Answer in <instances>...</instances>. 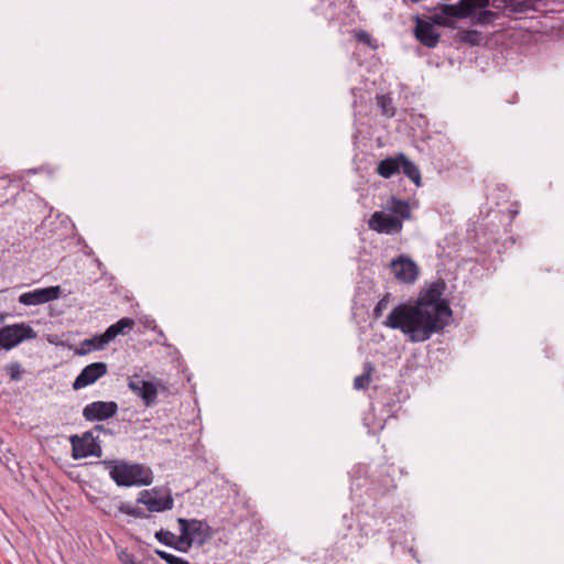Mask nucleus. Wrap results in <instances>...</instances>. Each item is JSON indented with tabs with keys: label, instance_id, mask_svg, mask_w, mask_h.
Returning <instances> with one entry per match:
<instances>
[{
	"label": "nucleus",
	"instance_id": "13",
	"mask_svg": "<svg viewBox=\"0 0 564 564\" xmlns=\"http://www.w3.org/2000/svg\"><path fill=\"white\" fill-rule=\"evenodd\" d=\"M416 39L426 47L433 48L440 41V34L436 33L433 25L427 22H419L415 28Z\"/></svg>",
	"mask_w": 564,
	"mask_h": 564
},
{
	"label": "nucleus",
	"instance_id": "2",
	"mask_svg": "<svg viewBox=\"0 0 564 564\" xmlns=\"http://www.w3.org/2000/svg\"><path fill=\"white\" fill-rule=\"evenodd\" d=\"M109 470L110 478L119 487L149 486L153 476L149 467L123 459H106L100 462Z\"/></svg>",
	"mask_w": 564,
	"mask_h": 564
},
{
	"label": "nucleus",
	"instance_id": "36",
	"mask_svg": "<svg viewBox=\"0 0 564 564\" xmlns=\"http://www.w3.org/2000/svg\"><path fill=\"white\" fill-rule=\"evenodd\" d=\"M84 451H87V443H84Z\"/></svg>",
	"mask_w": 564,
	"mask_h": 564
},
{
	"label": "nucleus",
	"instance_id": "21",
	"mask_svg": "<svg viewBox=\"0 0 564 564\" xmlns=\"http://www.w3.org/2000/svg\"><path fill=\"white\" fill-rule=\"evenodd\" d=\"M375 370V367L371 362H366L364 366V372L360 376H357L354 380V388L356 390H365L368 388L371 381V373Z\"/></svg>",
	"mask_w": 564,
	"mask_h": 564
},
{
	"label": "nucleus",
	"instance_id": "37",
	"mask_svg": "<svg viewBox=\"0 0 564 564\" xmlns=\"http://www.w3.org/2000/svg\"><path fill=\"white\" fill-rule=\"evenodd\" d=\"M2 321H3V316H0V322H2Z\"/></svg>",
	"mask_w": 564,
	"mask_h": 564
},
{
	"label": "nucleus",
	"instance_id": "29",
	"mask_svg": "<svg viewBox=\"0 0 564 564\" xmlns=\"http://www.w3.org/2000/svg\"><path fill=\"white\" fill-rule=\"evenodd\" d=\"M496 13L494 11H490V10H480L478 15H477V23L479 24H489L494 21V19L496 18Z\"/></svg>",
	"mask_w": 564,
	"mask_h": 564
},
{
	"label": "nucleus",
	"instance_id": "10",
	"mask_svg": "<svg viewBox=\"0 0 564 564\" xmlns=\"http://www.w3.org/2000/svg\"><path fill=\"white\" fill-rule=\"evenodd\" d=\"M395 279L402 283H413L419 276L416 263L406 256H399L390 263Z\"/></svg>",
	"mask_w": 564,
	"mask_h": 564
},
{
	"label": "nucleus",
	"instance_id": "25",
	"mask_svg": "<svg viewBox=\"0 0 564 564\" xmlns=\"http://www.w3.org/2000/svg\"><path fill=\"white\" fill-rule=\"evenodd\" d=\"M118 509L121 513H124V514H128V516H131L134 518H139V519L151 518V514L147 513L143 509H141L139 507H131L127 503H120Z\"/></svg>",
	"mask_w": 564,
	"mask_h": 564
},
{
	"label": "nucleus",
	"instance_id": "1",
	"mask_svg": "<svg viewBox=\"0 0 564 564\" xmlns=\"http://www.w3.org/2000/svg\"><path fill=\"white\" fill-rule=\"evenodd\" d=\"M446 283L440 279L421 291L414 305L399 304L383 325L391 329H400L412 343L429 340L434 334L444 330L452 317V308L442 299Z\"/></svg>",
	"mask_w": 564,
	"mask_h": 564
},
{
	"label": "nucleus",
	"instance_id": "3",
	"mask_svg": "<svg viewBox=\"0 0 564 564\" xmlns=\"http://www.w3.org/2000/svg\"><path fill=\"white\" fill-rule=\"evenodd\" d=\"M37 333L26 323H15L0 328V349L11 350L24 340L35 339Z\"/></svg>",
	"mask_w": 564,
	"mask_h": 564
},
{
	"label": "nucleus",
	"instance_id": "22",
	"mask_svg": "<svg viewBox=\"0 0 564 564\" xmlns=\"http://www.w3.org/2000/svg\"><path fill=\"white\" fill-rule=\"evenodd\" d=\"M457 39L460 43L476 46L482 41V35L477 30H463L457 33Z\"/></svg>",
	"mask_w": 564,
	"mask_h": 564
},
{
	"label": "nucleus",
	"instance_id": "18",
	"mask_svg": "<svg viewBox=\"0 0 564 564\" xmlns=\"http://www.w3.org/2000/svg\"><path fill=\"white\" fill-rule=\"evenodd\" d=\"M457 4L460 18L465 19L474 15L477 10L487 8L489 6V0H459Z\"/></svg>",
	"mask_w": 564,
	"mask_h": 564
},
{
	"label": "nucleus",
	"instance_id": "17",
	"mask_svg": "<svg viewBox=\"0 0 564 564\" xmlns=\"http://www.w3.org/2000/svg\"><path fill=\"white\" fill-rule=\"evenodd\" d=\"M400 171L409 177L416 186H421L422 177L419 167L408 159L403 153H400Z\"/></svg>",
	"mask_w": 564,
	"mask_h": 564
},
{
	"label": "nucleus",
	"instance_id": "20",
	"mask_svg": "<svg viewBox=\"0 0 564 564\" xmlns=\"http://www.w3.org/2000/svg\"><path fill=\"white\" fill-rule=\"evenodd\" d=\"M135 325L133 318L122 317L115 324L110 325L105 332L110 340H113L118 335L124 334L126 330H130Z\"/></svg>",
	"mask_w": 564,
	"mask_h": 564
},
{
	"label": "nucleus",
	"instance_id": "7",
	"mask_svg": "<svg viewBox=\"0 0 564 564\" xmlns=\"http://www.w3.org/2000/svg\"><path fill=\"white\" fill-rule=\"evenodd\" d=\"M368 227L378 234L394 235L402 231L403 224L394 215L375 212L368 220Z\"/></svg>",
	"mask_w": 564,
	"mask_h": 564
},
{
	"label": "nucleus",
	"instance_id": "26",
	"mask_svg": "<svg viewBox=\"0 0 564 564\" xmlns=\"http://www.w3.org/2000/svg\"><path fill=\"white\" fill-rule=\"evenodd\" d=\"M4 371L12 381H20L22 379L23 368L19 361H11L7 364L4 366Z\"/></svg>",
	"mask_w": 564,
	"mask_h": 564
},
{
	"label": "nucleus",
	"instance_id": "34",
	"mask_svg": "<svg viewBox=\"0 0 564 564\" xmlns=\"http://www.w3.org/2000/svg\"><path fill=\"white\" fill-rule=\"evenodd\" d=\"M150 491H152V495H153L154 497H162V496H161V494H162V488H158V487H155V488L151 489Z\"/></svg>",
	"mask_w": 564,
	"mask_h": 564
},
{
	"label": "nucleus",
	"instance_id": "33",
	"mask_svg": "<svg viewBox=\"0 0 564 564\" xmlns=\"http://www.w3.org/2000/svg\"><path fill=\"white\" fill-rule=\"evenodd\" d=\"M131 558H134V556L131 554H124V556L121 557V561L124 564H131Z\"/></svg>",
	"mask_w": 564,
	"mask_h": 564
},
{
	"label": "nucleus",
	"instance_id": "4",
	"mask_svg": "<svg viewBox=\"0 0 564 564\" xmlns=\"http://www.w3.org/2000/svg\"><path fill=\"white\" fill-rule=\"evenodd\" d=\"M180 525V542H185L186 547H189L197 539L199 544H204L212 536L210 527L206 521L197 519L178 518Z\"/></svg>",
	"mask_w": 564,
	"mask_h": 564
},
{
	"label": "nucleus",
	"instance_id": "30",
	"mask_svg": "<svg viewBox=\"0 0 564 564\" xmlns=\"http://www.w3.org/2000/svg\"><path fill=\"white\" fill-rule=\"evenodd\" d=\"M91 351H93L91 347H90V346L85 345V339H84V340L80 343L79 348H77V349L75 350V354H76V355H78V356H84V355H87V354H89V352H91Z\"/></svg>",
	"mask_w": 564,
	"mask_h": 564
},
{
	"label": "nucleus",
	"instance_id": "35",
	"mask_svg": "<svg viewBox=\"0 0 564 564\" xmlns=\"http://www.w3.org/2000/svg\"><path fill=\"white\" fill-rule=\"evenodd\" d=\"M131 564H141V563L137 562L135 558H131Z\"/></svg>",
	"mask_w": 564,
	"mask_h": 564
},
{
	"label": "nucleus",
	"instance_id": "19",
	"mask_svg": "<svg viewBox=\"0 0 564 564\" xmlns=\"http://www.w3.org/2000/svg\"><path fill=\"white\" fill-rule=\"evenodd\" d=\"M155 539L172 549H175L177 551L186 552L187 547H183L182 544H185V542H180V536L176 538L171 531L167 530H159L155 532Z\"/></svg>",
	"mask_w": 564,
	"mask_h": 564
},
{
	"label": "nucleus",
	"instance_id": "12",
	"mask_svg": "<svg viewBox=\"0 0 564 564\" xmlns=\"http://www.w3.org/2000/svg\"><path fill=\"white\" fill-rule=\"evenodd\" d=\"M137 502L144 505L149 512H163L174 507V499L170 490L163 497H154L152 491L144 489L139 492Z\"/></svg>",
	"mask_w": 564,
	"mask_h": 564
},
{
	"label": "nucleus",
	"instance_id": "5",
	"mask_svg": "<svg viewBox=\"0 0 564 564\" xmlns=\"http://www.w3.org/2000/svg\"><path fill=\"white\" fill-rule=\"evenodd\" d=\"M72 445V457L82 459L88 456L101 457L102 448L98 436H94L93 431H86L83 435H72L69 437Z\"/></svg>",
	"mask_w": 564,
	"mask_h": 564
},
{
	"label": "nucleus",
	"instance_id": "31",
	"mask_svg": "<svg viewBox=\"0 0 564 564\" xmlns=\"http://www.w3.org/2000/svg\"><path fill=\"white\" fill-rule=\"evenodd\" d=\"M357 40L361 43H366V44H370V41H371V36L368 32L366 31H360L358 34H357Z\"/></svg>",
	"mask_w": 564,
	"mask_h": 564
},
{
	"label": "nucleus",
	"instance_id": "9",
	"mask_svg": "<svg viewBox=\"0 0 564 564\" xmlns=\"http://www.w3.org/2000/svg\"><path fill=\"white\" fill-rule=\"evenodd\" d=\"M107 371L108 366L104 361L89 364L83 368L79 375L75 378L72 387L76 391L86 388L104 377Z\"/></svg>",
	"mask_w": 564,
	"mask_h": 564
},
{
	"label": "nucleus",
	"instance_id": "24",
	"mask_svg": "<svg viewBox=\"0 0 564 564\" xmlns=\"http://www.w3.org/2000/svg\"><path fill=\"white\" fill-rule=\"evenodd\" d=\"M110 341V338L107 336L105 332L100 335H95L91 338L85 339V345L90 346L93 351L102 350Z\"/></svg>",
	"mask_w": 564,
	"mask_h": 564
},
{
	"label": "nucleus",
	"instance_id": "15",
	"mask_svg": "<svg viewBox=\"0 0 564 564\" xmlns=\"http://www.w3.org/2000/svg\"><path fill=\"white\" fill-rule=\"evenodd\" d=\"M387 209L390 210L394 216L401 220H410L412 218L411 207L408 200L400 199L395 196H391L387 204Z\"/></svg>",
	"mask_w": 564,
	"mask_h": 564
},
{
	"label": "nucleus",
	"instance_id": "32",
	"mask_svg": "<svg viewBox=\"0 0 564 564\" xmlns=\"http://www.w3.org/2000/svg\"><path fill=\"white\" fill-rule=\"evenodd\" d=\"M91 431H93V432H94V431H96V432H102V433H108V434H111V433H112L109 429L105 427V426H104V425H101V424H96Z\"/></svg>",
	"mask_w": 564,
	"mask_h": 564
},
{
	"label": "nucleus",
	"instance_id": "27",
	"mask_svg": "<svg viewBox=\"0 0 564 564\" xmlns=\"http://www.w3.org/2000/svg\"><path fill=\"white\" fill-rule=\"evenodd\" d=\"M155 554L167 564H191L187 560L175 556L162 550H155Z\"/></svg>",
	"mask_w": 564,
	"mask_h": 564
},
{
	"label": "nucleus",
	"instance_id": "8",
	"mask_svg": "<svg viewBox=\"0 0 564 564\" xmlns=\"http://www.w3.org/2000/svg\"><path fill=\"white\" fill-rule=\"evenodd\" d=\"M61 295L62 288L54 285L22 293L19 296V302L25 306H34L57 300Z\"/></svg>",
	"mask_w": 564,
	"mask_h": 564
},
{
	"label": "nucleus",
	"instance_id": "16",
	"mask_svg": "<svg viewBox=\"0 0 564 564\" xmlns=\"http://www.w3.org/2000/svg\"><path fill=\"white\" fill-rule=\"evenodd\" d=\"M449 19H462L458 4H442L441 14L433 17V22L441 26H448Z\"/></svg>",
	"mask_w": 564,
	"mask_h": 564
},
{
	"label": "nucleus",
	"instance_id": "28",
	"mask_svg": "<svg viewBox=\"0 0 564 564\" xmlns=\"http://www.w3.org/2000/svg\"><path fill=\"white\" fill-rule=\"evenodd\" d=\"M390 294H386L373 308V318L378 319L381 317L383 311L388 307Z\"/></svg>",
	"mask_w": 564,
	"mask_h": 564
},
{
	"label": "nucleus",
	"instance_id": "11",
	"mask_svg": "<svg viewBox=\"0 0 564 564\" xmlns=\"http://www.w3.org/2000/svg\"><path fill=\"white\" fill-rule=\"evenodd\" d=\"M129 389L142 399L144 406L150 408L155 404L158 398V389L151 381H147L139 376L129 378Z\"/></svg>",
	"mask_w": 564,
	"mask_h": 564
},
{
	"label": "nucleus",
	"instance_id": "14",
	"mask_svg": "<svg viewBox=\"0 0 564 564\" xmlns=\"http://www.w3.org/2000/svg\"><path fill=\"white\" fill-rule=\"evenodd\" d=\"M400 153L394 156H389L381 160L377 165V173L383 178H390L395 173L400 172Z\"/></svg>",
	"mask_w": 564,
	"mask_h": 564
},
{
	"label": "nucleus",
	"instance_id": "6",
	"mask_svg": "<svg viewBox=\"0 0 564 564\" xmlns=\"http://www.w3.org/2000/svg\"><path fill=\"white\" fill-rule=\"evenodd\" d=\"M119 406L115 401H94L83 409V417L87 422H101L113 417Z\"/></svg>",
	"mask_w": 564,
	"mask_h": 564
},
{
	"label": "nucleus",
	"instance_id": "23",
	"mask_svg": "<svg viewBox=\"0 0 564 564\" xmlns=\"http://www.w3.org/2000/svg\"><path fill=\"white\" fill-rule=\"evenodd\" d=\"M377 106L380 108L381 115L387 118L395 116V108L392 98L389 95H379L376 97Z\"/></svg>",
	"mask_w": 564,
	"mask_h": 564
}]
</instances>
